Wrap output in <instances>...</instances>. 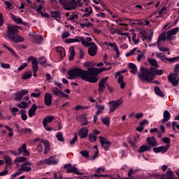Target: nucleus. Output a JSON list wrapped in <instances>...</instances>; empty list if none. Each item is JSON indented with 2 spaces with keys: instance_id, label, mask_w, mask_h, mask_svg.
<instances>
[{
  "instance_id": "nucleus-15",
  "label": "nucleus",
  "mask_w": 179,
  "mask_h": 179,
  "mask_svg": "<svg viewBox=\"0 0 179 179\" xmlns=\"http://www.w3.org/2000/svg\"><path fill=\"white\" fill-rule=\"evenodd\" d=\"M178 30H179V27H177L174 29H172L165 32V34H166V40L168 41H171V40H173V36H176V34L178 33Z\"/></svg>"
},
{
  "instance_id": "nucleus-50",
  "label": "nucleus",
  "mask_w": 179,
  "mask_h": 179,
  "mask_svg": "<svg viewBox=\"0 0 179 179\" xmlns=\"http://www.w3.org/2000/svg\"><path fill=\"white\" fill-rule=\"evenodd\" d=\"M3 47H4V48H6V50H8V51H10V54H12V55H16V53L15 52V50L10 48L9 46H7L6 45H3Z\"/></svg>"
},
{
  "instance_id": "nucleus-1",
  "label": "nucleus",
  "mask_w": 179,
  "mask_h": 179,
  "mask_svg": "<svg viewBox=\"0 0 179 179\" xmlns=\"http://www.w3.org/2000/svg\"><path fill=\"white\" fill-rule=\"evenodd\" d=\"M107 70L108 69L104 67L100 69L91 67L88 69V71H86L76 67L69 71L68 75L69 77H68V79L72 80L77 77L80 78L83 80H85V82H90V83H96V82L99 80L97 75Z\"/></svg>"
},
{
  "instance_id": "nucleus-12",
  "label": "nucleus",
  "mask_w": 179,
  "mask_h": 179,
  "mask_svg": "<svg viewBox=\"0 0 179 179\" xmlns=\"http://www.w3.org/2000/svg\"><path fill=\"white\" fill-rule=\"evenodd\" d=\"M34 143L40 142V143H43L44 145V148H45L44 155H47V153L50 152V141L44 139L41 140V138H37L34 139Z\"/></svg>"
},
{
  "instance_id": "nucleus-51",
  "label": "nucleus",
  "mask_w": 179,
  "mask_h": 179,
  "mask_svg": "<svg viewBox=\"0 0 179 179\" xmlns=\"http://www.w3.org/2000/svg\"><path fill=\"white\" fill-rule=\"evenodd\" d=\"M101 121L104 125H110V118L106 117V118H101Z\"/></svg>"
},
{
  "instance_id": "nucleus-9",
  "label": "nucleus",
  "mask_w": 179,
  "mask_h": 179,
  "mask_svg": "<svg viewBox=\"0 0 179 179\" xmlns=\"http://www.w3.org/2000/svg\"><path fill=\"white\" fill-rule=\"evenodd\" d=\"M122 103V99H117L116 101H110L108 102V105L110 106L109 110L110 113H114L121 106Z\"/></svg>"
},
{
  "instance_id": "nucleus-21",
  "label": "nucleus",
  "mask_w": 179,
  "mask_h": 179,
  "mask_svg": "<svg viewBox=\"0 0 179 179\" xmlns=\"http://www.w3.org/2000/svg\"><path fill=\"white\" fill-rule=\"evenodd\" d=\"M3 159L6 163V169H8V167H11L12 164H13V163H12V158H10L9 155H5L3 156Z\"/></svg>"
},
{
  "instance_id": "nucleus-23",
  "label": "nucleus",
  "mask_w": 179,
  "mask_h": 179,
  "mask_svg": "<svg viewBox=\"0 0 179 179\" xmlns=\"http://www.w3.org/2000/svg\"><path fill=\"white\" fill-rule=\"evenodd\" d=\"M101 171H102V172L104 171V169H103L101 168H98L96 171V173H95L94 176L97 177L98 178H101V177H103V178H106V177H108V175L100 173Z\"/></svg>"
},
{
  "instance_id": "nucleus-43",
  "label": "nucleus",
  "mask_w": 179,
  "mask_h": 179,
  "mask_svg": "<svg viewBox=\"0 0 179 179\" xmlns=\"http://www.w3.org/2000/svg\"><path fill=\"white\" fill-rule=\"evenodd\" d=\"M76 141H78V134L75 133L74 137L69 141V144L71 145V146H73V145L76 143Z\"/></svg>"
},
{
  "instance_id": "nucleus-24",
  "label": "nucleus",
  "mask_w": 179,
  "mask_h": 179,
  "mask_svg": "<svg viewBox=\"0 0 179 179\" xmlns=\"http://www.w3.org/2000/svg\"><path fill=\"white\" fill-rule=\"evenodd\" d=\"M56 51L59 54L60 58H64V57L66 55V52L65 51V49L63 47H60V46L57 47Z\"/></svg>"
},
{
  "instance_id": "nucleus-29",
  "label": "nucleus",
  "mask_w": 179,
  "mask_h": 179,
  "mask_svg": "<svg viewBox=\"0 0 179 179\" xmlns=\"http://www.w3.org/2000/svg\"><path fill=\"white\" fill-rule=\"evenodd\" d=\"M171 117V115L170 114V112L169 110H165L164 112V118L162 120V124H164V122H167L170 120Z\"/></svg>"
},
{
  "instance_id": "nucleus-49",
  "label": "nucleus",
  "mask_w": 179,
  "mask_h": 179,
  "mask_svg": "<svg viewBox=\"0 0 179 179\" xmlns=\"http://www.w3.org/2000/svg\"><path fill=\"white\" fill-rule=\"evenodd\" d=\"M92 13H93V8H92V7H90L89 12L83 14V17H89V16L92 15Z\"/></svg>"
},
{
  "instance_id": "nucleus-64",
  "label": "nucleus",
  "mask_w": 179,
  "mask_h": 179,
  "mask_svg": "<svg viewBox=\"0 0 179 179\" xmlns=\"http://www.w3.org/2000/svg\"><path fill=\"white\" fill-rule=\"evenodd\" d=\"M54 179H64V176L62 175L59 174V176L55 173H54Z\"/></svg>"
},
{
  "instance_id": "nucleus-35",
  "label": "nucleus",
  "mask_w": 179,
  "mask_h": 179,
  "mask_svg": "<svg viewBox=\"0 0 179 179\" xmlns=\"http://www.w3.org/2000/svg\"><path fill=\"white\" fill-rule=\"evenodd\" d=\"M166 36V32L165 33L164 32L159 36L158 41H157L158 44L162 41L164 42L166 41V40H167V36Z\"/></svg>"
},
{
  "instance_id": "nucleus-27",
  "label": "nucleus",
  "mask_w": 179,
  "mask_h": 179,
  "mask_svg": "<svg viewBox=\"0 0 179 179\" xmlns=\"http://www.w3.org/2000/svg\"><path fill=\"white\" fill-rule=\"evenodd\" d=\"M54 121V116H47L43 120V125L44 128H47L48 122H52Z\"/></svg>"
},
{
  "instance_id": "nucleus-34",
  "label": "nucleus",
  "mask_w": 179,
  "mask_h": 179,
  "mask_svg": "<svg viewBox=\"0 0 179 179\" xmlns=\"http://www.w3.org/2000/svg\"><path fill=\"white\" fill-rule=\"evenodd\" d=\"M139 138H141V135L137 134L136 136L134 138V141H129V143H130V145L133 148H135L136 146V142H138V139H139Z\"/></svg>"
},
{
  "instance_id": "nucleus-40",
  "label": "nucleus",
  "mask_w": 179,
  "mask_h": 179,
  "mask_svg": "<svg viewBox=\"0 0 179 179\" xmlns=\"http://www.w3.org/2000/svg\"><path fill=\"white\" fill-rule=\"evenodd\" d=\"M97 110L96 112V115H100L101 113H103V110H104V106L103 105H97L96 106Z\"/></svg>"
},
{
  "instance_id": "nucleus-44",
  "label": "nucleus",
  "mask_w": 179,
  "mask_h": 179,
  "mask_svg": "<svg viewBox=\"0 0 179 179\" xmlns=\"http://www.w3.org/2000/svg\"><path fill=\"white\" fill-rule=\"evenodd\" d=\"M80 26L81 29H85V27H90V29H92V27H93V24H92V22L80 23Z\"/></svg>"
},
{
  "instance_id": "nucleus-17",
  "label": "nucleus",
  "mask_w": 179,
  "mask_h": 179,
  "mask_svg": "<svg viewBox=\"0 0 179 179\" xmlns=\"http://www.w3.org/2000/svg\"><path fill=\"white\" fill-rule=\"evenodd\" d=\"M45 164L48 166L58 164V159H57V156H52L49 158L45 159Z\"/></svg>"
},
{
  "instance_id": "nucleus-31",
  "label": "nucleus",
  "mask_w": 179,
  "mask_h": 179,
  "mask_svg": "<svg viewBox=\"0 0 179 179\" xmlns=\"http://www.w3.org/2000/svg\"><path fill=\"white\" fill-rule=\"evenodd\" d=\"M129 68L131 69L130 72L131 73H133V75H135L138 72V67H136L134 63H129Z\"/></svg>"
},
{
  "instance_id": "nucleus-8",
  "label": "nucleus",
  "mask_w": 179,
  "mask_h": 179,
  "mask_svg": "<svg viewBox=\"0 0 179 179\" xmlns=\"http://www.w3.org/2000/svg\"><path fill=\"white\" fill-rule=\"evenodd\" d=\"M64 169L66 170L67 174H69V173H74L77 176H82L83 174V173H80L78 171V168L73 167L71 164L64 165Z\"/></svg>"
},
{
  "instance_id": "nucleus-7",
  "label": "nucleus",
  "mask_w": 179,
  "mask_h": 179,
  "mask_svg": "<svg viewBox=\"0 0 179 179\" xmlns=\"http://www.w3.org/2000/svg\"><path fill=\"white\" fill-rule=\"evenodd\" d=\"M99 142L101 143V146L103 149H104L105 152L110 150L111 147V141H108L106 138L103 136H99Z\"/></svg>"
},
{
  "instance_id": "nucleus-32",
  "label": "nucleus",
  "mask_w": 179,
  "mask_h": 179,
  "mask_svg": "<svg viewBox=\"0 0 179 179\" xmlns=\"http://www.w3.org/2000/svg\"><path fill=\"white\" fill-rule=\"evenodd\" d=\"M31 76H33V73L31 71H28L22 74V79H24V80H27V79H30Z\"/></svg>"
},
{
  "instance_id": "nucleus-5",
  "label": "nucleus",
  "mask_w": 179,
  "mask_h": 179,
  "mask_svg": "<svg viewBox=\"0 0 179 179\" xmlns=\"http://www.w3.org/2000/svg\"><path fill=\"white\" fill-rule=\"evenodd\" d=\"M82 0H59V3L62 5L65 10H73L78 8V3Z\"/></svg>"
},
{
  "instance_id": "nucleus-45",
  "label": "nucleus",
  "mask_w": 179,
  "mask_h": 179,
  "mask_svg": "<svg viewBox=\"0 0 179 179\" xmlns=\"http://www.w3.org/2000/svg\"><path fill=\"white\" fill-rule=\"evenodd\" d=\"M52 92L53 93V94H55V96H59V93H61V90H59L58 87H55L52 88Z\"/></svg>"
},
{
  "instance_id": "nucleus-13",
  "label": "nucleus",
  "mask_w": 179,
  "mask_h": 179,
  "mask_svg": "<svg viewBox=\"0 0 179 179\" xmlns=\"http://www.w3.org/2000/svg\"><path fill=\"white\" fill-rule=\"evenodd\" d=\"M107 80H108V77L103 78L98 84V92L99 93H103L104 90H106V83H107Z\"/></svg>"
},
{
  "instance_id": "nucleus-56",
  "label": "nucleus",
  "mask_w": 179,
  "mask_h": 179,
  "mask_svg": "<svg viewBox=\"0 0 179 179\" xmlns=\"http://www.w3.org/2000/svg\"><path fill=\"white\" fill-rule=\"evenodd\" d=\"M136 51V48H134V49L130 50L129 52L126 53V57H131V55H134Z\"/></svg>"
},
{
  "instance_id": "nucleus-54",
  "label": "nucleus",
  "mask_w": 179,
  "mask_h": 179,
  "mask_svg": "<svg viewBox=\"0 0 179 179\" xmlns=\"http://www.w3.org/2000/svg\"><path fill=\"white\" fill-rule=\"evenodd\" d=\"M80 155L83 156V157H89V152L87 150H83L80 152Z\"/></svg>"
},
{
  "instance_id": "nucleus-33",
  "label": "nucleus",
  "mask_w": 179,
  "mask_h": 179,
  "mask_svg": "<svg viewBox=\"0 0 179 179\" xmlns=\"http://www.w3.org/2000/svg\"><path fill=\"white\" fill-rule=\"evenodd\" d=\"M69 52H70L69 60L73 61V59L75 58V47L71 46L69 48Z\"/></svg>"
},
{
  "instance_id": "nucleus-38",
  "label": "nucleus",
  "mask_w": 179,
  "mask_h": 179,
  "mask_svg": "<svg viewBox=\"0 0 179 179\" xmlns=\"http://www.w3.org/2000/svg\"><path fill=\"white\" fill-rule=\"evenodd\" d=\"M22 99H23V95L22 94V92H20V91L17 92L15 93V100L16 101H22Z\"/></svg>"
},
{
  "instance_id": "nucleus-58",
  "label": "nucleus",
  "mask_w": 179,
  "mask_h": 179,
  "mask_svg": "<svg viewBox=\"0 0 179 179\" xmlns=\"http://www.w3.org/2000/svg\"><path fill=\"white\" fill-rule=\"evenodd\" d=\"M168 60L169 62H171V64H173V62H177L178 61H179V56L173 58H169Z\"/></svg>"
},
{
  "instance_id": "nucleus-63",
  "label": "nucleus",
  "mask_w": 179,
  "mask_h": 179,
  "mask_svg": "<svg viewBox=\"0 0 179 179\" xmlns=\"http://www.w3.org/2000/svg\"><path fill=\"white\" fill-rule=\"evenodd\" d=\"M157 96L159 97H164V93L160 90V88L157 87Z\"/></svg>"
},
{
  "instance_id": "nucleus-14",
  "label": "nucleus",
  "mask_w": 179,
  "mask_h": 179,
  "mask_svg": "<svg viewBox=\"0 0 179 179\" xmlns=\"http://www.w3.org/2000/svg\"><path fill=\"white\" fill-rule=\"evenodd\" d=\"M178 30H179V27H177L174 29H172L165 32V34H166V40L168 41H171V40H173V36H176V34L178 33Z\"/></svg>"
},
{
  "instance_id": "nucleus-6",
  "label": "nucleus",
  "mask_w": 179,
  "mask_h": 179,
  "mask_svg": "<svg viewBox=\"0 0 179 179\" xmlns=\"http://www.w3.org/2000/svg\"><path fill=\"white\" fill-rule=\"evenodd\" d=\"M86 43L87 44L83 45L84 47H89L87 50L88 55L90 57H96V55H97V45L94 42H86Z\"/></svg>"
},
{
  "instance_id": "nucleus-59",
  "label": "nucleus",
  "mask_w": 179,
  "mask_h": 179,
  "mask_svg": "<svg viewBox=\"0 0 179 179\" xmlns=\"http://www.w3.org/2000/svg\"><path fill=\"white\" fill-rule=\"evenodd\" d=\"M21 132H22L23 134H31V129H29V128L21 129Z\"/></svg>"
},
{
  "instance_id": "nucleus-30",
  "label": "nucleus",
  "mask_w": 179,
  "mask_h": 179,
  "mask_svg": "<svg viewBox=\"0 0 179 179\" xmlns=\"http://www.w3.org/2000/svg\"><path fill=\"white\" fill-rule=\"evenodd\" d=\"M51 17L55 19L58 22V19H61V12L59 11H50Z\"/></svg>"
},
{
  "instance_id": "nucleus-39",
  "label": "nucleus",
  "mask_w": 179,
  "mask_h": 179,
  "mask_svg": "<svg viewBox=\"0 0 179 179\" xmlns=\"http://www.w3.org/2000/svg\"><path fill=\"white\" fill-rule=\"evenodd\" d=\"M88 141L93 143V142H96V141H97V136H94L92 133H90L88 134Z\"/></svg>"
},
{
  "instance_id": "nucleus-48",
  "label": "nucleus",
  "mask_w": 179,
  "mask_h": 179,
  "mask_svg": "<svg viewBox=\"0 0 179 179\" xmlns=\"http://www.w3.org/2000/svg\"><path fill=\"white\" fill-rule=\"evenodd\" d=\"M141 37H143V40L148 38V31H141L140 32Z\"/></svg>"
},
{
  "instance_id": "nucleus-42",
  "label": "nucleus",
  "mask_w": 179,
  "mask_h": 179,
  "mask_svg": "<svg viewBox=\"0 0 179 179\" xmlns=\"http://www.w3.org/2000/svg\"><path fill=\"white\" fill-rule=\"evenodd\" d=\"M56 138H57V141H59V142H64V135L62 134V133L61 131L57 132V134H56Z\"/></svg>"
},
{
  "instance_id": "nucleus-3",
  "label": "nucleus",
  "mask_w": 179,
  "mask_h": 179,
  "mask_svg": "<svg viewBox=\"0 0 179 179\" xmlns=\"http://www.w3.org/2000/svg\"><path fill=\"white\" fill-rule=\"evenodd\" d=\"M18 29L19 27L17 26L8 25L6 37L15 43H23L24 38L17 34L19 33Z\"/></svg>"
},
{
  "instance_id": "nucleus-4",
  "label": "nucleus",
  "mask_w": 179,
  "mask_h": 179,
  "mask_svg": "<svg viewBox=\"0 0 179 179\" xmlns=\"http://www.w3.org/2000/svg\"><path fill=\"white\" fill-rule=\"evenodd\" d=\"M146 142L149 145H141L138 150V153H143V152H150L152 148H155V146L157 145V143L156 142V138L155 136L147 137Z\"/></svg>"
},
{
  "instance_id": "nucleus-25",
  "label": "nucleus",
  "mask_w": 179,
  "mask_h": 179,
  "mask_svg": "<svg viewBox=\"0 0 179 179\" xmlns=\"http://www.w3.org/2000/svg\"><path fill=\"white\" fill-rule=\"evenodd\" d=\"M170 149V145L166 144L165 146H159L157 148V153H166Z\"/></svg>"
},
{
  "instance_id": "nucleus-36",
  "label": "nucleus",
  "mask_w": 179,
  "mask_h": 179,
  "mask_svg": "<svg viewBox=\"0 0 179 179\" xmlns=\"http://www.w3.org/2000/svg\"><path fill=\"white\" fill-rule=\"evenodd\" d=\"M11 19L12 20H13V22L17 23V24H20V23H22V18H20V17H17L15 15H11Z\"/></svg>"
},
{
  "instance_id": "nucleus-19",
  "label": "nucleus",
  "mask_w": 179,
  "mask_h": 179,
  "mask_svg": "<svg viewBox=\"0 0 179 179\" xmlns=\"http://www.w3.org/2000/svg\"><path fill=\"white\" fill-rule=\"evenodd\" d=\"M17 151L22 155L24 153V156H30V152L27 150V145L26 143L22 144L18 149Z\"/></svg>"
},
{
  "instance_id": "nucleus-10",
  "label": "nucleus",
  "mask_w": 179,
  "mask_h": 179,
  "mask_svg": "<svg viewBox=\"0 0 179 179\" xmlns=\"http://www.w3.org/2000/svg\"><path fill=\"white\" fill-rule=\"evenodd\" d=\"M177 78H178V74L171 73L168 76V80L173 86H178L179 78L177 79Z\"/></svg>"
},
{
  "instance_id": "nucleus-28",
  "label": "nucleus",
  "mask_w": 179,
  "mask_h": 179,
  "mask_svg": "<svg viewBox=\"0 0 179 179\" xmlns=\"http://www.w3.org/2000/svg\"><path fill=\"white\" fill-rule=\"evenodd\" d=\"M33 39L35 41L36 44H41V43H43V41L44 40V38L42 36V35H34L33 36Z\"/></svg>"
},
{
  "instance_id": "nucleus-41",
  "label": "nucleus",
  "mask_w": 179,
  "mask_h": 179,
  "mask_svg": "<svg viewBox=\"0 0 179 179\" xmlns=\"http://www.w3.org/2000/svg\"><path fill=\"white\" fill-rule=\"evenodd\" d=\"M20 114L21 115V118L22 121H26L27 120V115H26V110H21L20 111Z\"/></svg>"
},
{
  "instance_id": "nucleus-61",
  "label": "nucleus",
  "mask_w": 179,
  "mask_h": 179,
  "mask_svg": "<svg viewBox=\"0 0 179 179\" xmlns=\"http://www.w3.org/2000/svg\"><path fill=\"white\" fill-rule=\"evenodd\" d=\"M36 149L39 153H41L43 150H44V148H43V144L41 143L38 144Z\"/></svg>"
},
{
  "instance_id": "nucleus-37",
  "label": "nucleus",
  "mask_w": 179,
  "mask_h": 179,
  "mask_svg": "<svg viewBox=\"0 0 179 179\" xmlns=\"http://www.w3.org/2000/svg\"><path fill=\"white\" fill-rule=\"evenodd\" d=\"M27 158L26 157H19L14 160V163L17 164V163H23V162H26Z\"/></svg>"
},
{
  "instance_id": "nucleus-47",
  "label": "nucleus",
  "mask_w": 179,
  "mask_h": 179,
  "mask_svg": "<svg viewBox=\"0 0 179 179\" xmlns=\"http://www.w3.org/2000/svg\"><path fill=\"white\" fill-rule=\"evenodd\" d=\"M17 107H19V108H27V107H29V106L27 105V102H24V101H22L20 104H17Z\"/></svg>"
},
{
  "instance_id": "nucleus-26",
  "label": "nucleus",
  "mask_w": 179,
  "mask_h": 179,
  "mask_svg": "<svg viewBox=\"0 0 179 179\" xmlns=\"http://www.w3.org/2000/svg\"><path fill=\"white\" fill-rule=\"evenodd\" d=\"M147 61L151 68H156L157 69V60L156 59L148 58Z\"/></svg>"
},
{
  "instance_id": "nucleus-55",
  "label": "nucleus",
  "mask_w": 179,
  "mask_h": 179,
  "mask_svg": "<svg viewBox=\"0 0 179 179\" xmlns=\"http://www.w3.org/2000/svg\"><path fill=\"white\" fill-rule=\"evenodd\" d=\"M1 67L3 69H9L10 68V64L1 62Z\"/></svg>"
},
{
  "instance_id": "nucleus-62",
  "label": "nucleus",
  "mask_w": 179,
  "mask_h": 179,
  "mask_svg": "<svg viewBox=\"0 0 179 179\" xmlns=\"http://www.w3.org/2000/svg\"><path fill=\"white\" fill-rule=\"evenodd\" d=\"M27 66V63H23L21 66L18 68L19 72H22Z\"/></svg>"
},
{
  "instance_id": "nucleus-16",
  "label": "nucleus",
  "mask_w": 179,
  "mask_h": 179,
  "mask_svg": "<svg viewBox=\"0 0 179 179\" xmlns=\"http://www.w3.org/2000/svg\"><path fill=\"white\" fill-rule=\"evenodd\" d=\"M104 45H109V47H111L113 48V50L116 52V55L115 56V58H118L120 57V50H118V46H117V43H108V42H104Z\"/></svg>"
},
{
  "instance_id": "nucleus-60",
  "label": "nucleus",
  "mask_w": 179,
  "mask_h": 179,
  "mask_svg": "<svg viewBox=\"0 0 179 179\" xmlns=\"http://www.w3.org/2000/svg\"><path fill=\"white\" fill-rule=\"evenodd\" d=\"M9 153L11 155H13V156H20V153H19V151L13 150H10Z\"/></svg>"
},
{
  "instance_id": "nucleus-57",
  "label": "nucleus",
  "mask_w": 179,
  "mask_h": 179,
  "mask_svg": "<svg viewBox=\"0 0 179 179\" xmlns=\"http://www.w3.org/2000/svg\"><path fill=\"white\" fill-rule=\"evenodd\" d=\"M162 142H164V143H166V145H170V143L171 142V140L169 138V137H164L162 138Z\"/></svg>"
},
{
  "instance_id": "nucleus-20",
  "label": "nucleus",
  "mask_w": 179,
  "mask_h": 179,
  "mask_svg": "<svg viewBox=\"0 0 179 179\" xmlns=\"http://www.w3.org/2000/svg\"><path fill=\"white\" fill-rule=\"evenodd\" d=\"M44 103L45 106H51L52 103V95L50 93H45L44 96Z\"/></svg>"
},
{
  "instance_id": "nucleus-53",
  "label": "nucleus",
  "mask_w": 179,
  "mask_h": 179,
  "mask_svg": "<svg viewBox=\"0 0 179 179\" xmlns=\"http://www.w3.org/2000/svg\"><path fill=\"white\" fill-rule=\"evenodd\" d=\"M21 169L22 171H30L31 170V167L22 164L21 165Z\"/></svg>"
},
{
  "instance_id": "nucleus-46",
  "label": "nucleus",
  "mask_w": 179,
  "mask_h": 179,
  "mask_svg": "<svg viewBox=\"0 0 179 179\" xmlns=\"http://www.w3.org/2000/svg\"><path fill=\"white\" fill-rule=\"evenodd\" d=\"M32 71H38V61H34L32 63Z\"/></svg>"
},
{
  "instance_id": "nucleus-18",
  "label": "nucleus",
  "mask_w": 179,
  "mask_h": 179,
  "mask_svg": "<svg viewBox=\"0 0 179 179\" xmlns=\"http://www.w3.org/2000/svg\"><path fill=\"white\" fill-rule=\"evenodd\" d=\"M87 135H89V129L86 127H82L78 131V136H80V139L87 138Z\"/></svg>"
},
{
  "instance_id": "nucleus-22",
  "label": "nucleus",
  "mask_w": 179,
  "mask_h": 179,
  "mask_svg": "<svg viewBox=\"0 0 179 179\" xmlns=\"http://www.w3.org/2000/svg\"><path fill=\"white\" fill-rule=\"evenodd\" d=\"M36 111H37V105L34 103L28 111L29 117L31 118L36 114Z\"/></svg>"
},
{
  "instance_id": "nucleus-11",
  "label": "nucleus",
  "mask_w": 179,
  "mask_h": 179,
  "mask_svg": "<svg viewBox=\"0 0 179 179\" xmlns=\"http://www.w3.org/2000/svg\"><path fill=\"white\" fill-rule=\"evenodd\" d=\"M82 43L83 45H85L87 44L86 43V41L83 36H75L74 38H67L66 39V43L68 44L72 43Z\"/></svg>"
},
{
  "instance_id": "nucleus-2",
  "label": "nucleus",
  "mask_w": 179,
  "mask_h": 179,
  "mask_svg": "<svg viewBox=\"0 0 179 179\" xmlns=\"http://www.w3.org/2000/svg\"><path fill=\"white\" fill-rule=\"evenodd\" d=\"M156 75H157V69L155 67H150V69H146L143 66H141L140 69V73L138 74V79L142 82H147L150 83Z\"/></svg>"
},
{
  "instance_id": "nucleus-52",
  "label": "nucleus",
  "mask_w": 179,
  "mask_h": 179,
  "mask_svg": "<svg viewBox=\"0 0 179 179\" xmlns=\"http://www.w3.org/2000/svg\"><path fill=\"white\" fill-rule=\"evenodd\" d=\"M136 38V34H135V32L132 33V40L134 43V44H138L139 43V38Z\"/></svg>"
}]
</instances>
